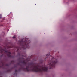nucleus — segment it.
<instances>
[{"label": "nucleus", "mask_w": 77, "mask_h": 77, "mask_svg": "<svg viewBox=\"0 0 77 77\" xmlns=\"http://www.w3.org/2000/svg\"><path fill=\"white\" fill-rule=\"evenodd\" d=\"M34 71H35V72H38V71H41L42 70V71H47V69H48V68L47 67H43L42 69H41L38 68V67H35L34 69Z\"/></svg>", "instance_id": "obj_1"}, {"label": "nucleus", "mask_w": 77, "mask_h": 77, "mask_svg": "<svg viewBox=\"0 0 77 77\" xmlns=\"http://www.w3.org/2000/svg\"><path fill=\"white\" fill-rule=\"evenodd\" d=\"M51 66H52V67H54V63H53V64L51 65Z\"/></svg>", "instance_id": "obj_2"}, {"label": "nucleus", "mask_w": 77, "mask_h": 77, "mask_svg": "<svg viewBox=\"0 0 77 77\" xmlns=\"http://www.w3.org/2000/svg\"><path fill=\"white\" fill-rule=\"evenodd\" d=\"M13 38H15V36H14Z\"/></svg>", "instance_id": "obj_3"}, {"label": "nucleus", "mask_w": 77, "mask_h": 77, "mask_svg": "<svg viewBox=\"0 0 77 77\" xmlns=\"http://www.w3.org/2000/svg\"><path fill=\"white\" fill-rule=\"evenodd\" d=\"M2 18V17H0V18Z\"/></svg>", "instance_id": "obj_4"}, {"label": "nucleus", "mask_w": 77, "mask_h": 77, "mask_svg": "<svg viewBox=\"0 0 77 77\" xmlns=\"http://www.w3.org/2000/svg\"><path fill=\"white\" fill-rule=\"evenodd\" d=\"M0 16L1 17L2 15H0Z\"/></svg>", "instance_id": "obj_5"}, {"label": "nucleus", "mask_w": 77, "mask_h": 77, "mask_svg": "<svg viewBox=\"0 0 77 77\" xmlns=\"http://www.w3.org/2000/svg\"><path fill=\"white\" fill-rule=\"evenodd\" d=\"M10 13L11 14V12H10Z\"/></svg>", "instance_id": "obj_6"}]
</instances>
